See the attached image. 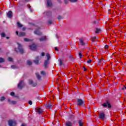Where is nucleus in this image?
<instances>
[{"instance_id":"7c9ffc66","label":"nucleus","mask_w":126,"mask_h":126,"mask_svg":"<svg viewBox=\"0 0 126 126\" xmlns=\"http://www.w3.org/2000/svg\"><path fill=\"white\" fill-rule=\"evenodd\" d=\"M41 74L45 75V74H46V73L45 72V71H42L41 72Z\"/></svg>"},{"instance_id":"f704fd0d","label":"nucleus","mask_w":126,"mask_h":126,"mask_svg":"<svg viewBox=\"0 0 126 126\" xmlns=\"http://www.w3.org/2000/svg\"><path fill=\"white\" fill-rule=\"evenodd\" d=\"M29 105H32V101L30 100V101H29Z\"/></svg>"},{"instance_id":"79ce46f5","label":"nucleus","mask_w":126,"mask_h":126,"mask_svg":"<svg viewBox=\"0 0 126 126\" xmlns=\"http://www.w3.org/2000/svg\"><path fill=\"white\" fill-rule=\"evenodd\" d=\"M125 89H126V87L124 86V87L122 88V90H124Z\"/></svg>"},{"instance_id":"a211bd4d","label":"nucleus","mask_w":126,"mask_h":126,"mask_svg":"<svg viewBox=\"0 0 126 126\" xmlns=\"http://www.w3.org/2000/svg\"><path fill=\"white\" fill-rule=\"evenodd\" d=\"M79 126H83V123H82V121H81V120H80L79 121Z\"/></svg>"},{"instance_id":"ddd939ff","label":"nucleus","mask_w":126,"mask_h":126,"mask_svg":"<svg viewBox=\"0 0 126 126\" xmlns=\"http://www.w3.org/2000/svg\"><path fill=\"white\" fill-rule=\"evenodd\" d=\"M52 1L51 0H47V6H51L52 5Z\"/></svg>"},{"instance_id":"58836bf2","label":"nucleus","mask_w":126,"mask_h":126,"mask_svg":"<svg viewBox=\"0 0 126 126\" xmlns=\"http://www.w3.org/2000/svg\"><path fill=\"white\" fill-rule=\"evenodd\" d=\"M41 56H42V57H44V56H45V53L42 52V53H41Z\"/></svg>"},{"instance_id":"423d86ee","label":"nucleus","mask_w":126,"mask_h":126,"mask_svg":"<svg viewBox=\"0 0 126 126\" xmlns=\"http://www.w3.org/2000/svg\"><path fill=\"white\" fill-rule=\"evenodd\" d=\"M18 87L20 89H22V87H23V81H21L18 85Z\"/></svg>"},{"instance_id":"37998d69","label":"nucleus","mask_w":126,"mask_h":126,"mask_svg":"<svg viewBox=\"0 0 126 126\" xmlns=\"http://www.w3.org/2000/svg\"><path fill=\"white\" fill-rule=\"evenodd\" d=\"M55 51H58V47H56L55 48Z\"/></svg>"},{"instance_id":"4c0bfd02","label":"nucleus","mask_w":126,"mask_h":126,"mask_svg":"<svg viewBox=\"0 0 126 126\" xmlns=\"http://www.w3.org/2000/svg\"><path fill=\"white\" fill-rule=\"evenodd\" d=\"M62 18H63V17L61 16H58V19H62Z\"/></svg>"},{"instance_id":"4468645a","label":"nucleus","mask_w":126,"mask_h":126,"mask_svg":"<svg viewBox=\"0 0 126 126\" xmlns=\"http://www.w3.org/2000/svg\"><path fill=\"white\" fill-rule=\"evenodd\" d=\"M24 36H25V32H21L19 34V37H23Z\"/></svg>"},{"instance_id":"8fccbe9b","label":"nucleus","mask_w":126,"mask_h":126,"mask_svg":"<svg viewBox=\"0 0 126 126\" xmlns=\"http://www.w3.org/2000/svg\"><path fill=\"white\" fill-rule=\"evenodd\" d=\"M15 51L16 52H17V50H16V49H15Z\"/></svg>"},{"instance_id":"603ef678","label":"nucleus","mask_w":126,"mask_h":126,"mask_svg":"<svg viewBox=\"0 0 126 126\" xmlns=\"http://www.w3.org/2000/svg\"><path fill=\"white\" fill-rule=\"evenodd\" d=\"M26 0V1H28V0Z\"/></svg>"},{"instance_id":"cd10ccee","label":"nucleus","mask_w":126,"mask_h":126,"mask_svg":"<svg viewBox=\"0 0 126 126\" xmlns=\"http://www.w3.org/2000/svg\"><path fill=\"white\" fill-rule=\"evenodd\" d=\"M24 41L25 42H28L29 41H31V40L30 39H28V38H24Z\"/></svg>"},{"instance_id":"f257e3e1","label":"nucleus","mask_w":126,"mask_h":126,"mask_svg":"<svg viewBox=\"0 0 126 126\" xmlns=\"http://www.w3.org/2000/svg\"><path fill=\"white\" fill-rule=\"evenodd\" d=\"M46 57L47 58V60L45 61L44 67L45 68H47L48 67V64L49 63V60L51 59V56H50V54L49 53H47L46 54Z\"/></svg>"},{"instance_id":"5fc2aeb1","label":"nucleus","mask_w":126,"mask_h":126,"mask_svg":"<svg viewBox=\"0 0 126 126\" xmlns=\"http://www.w3.org/2000/svg\"><path fill=\"white\" fill-rule=\"evenodd\" d=\"M36 59H39V57H36Z\"/></svg>"},{"instance_id":"9b49d317","label":"nucleus","mask_w":126,"mask_h":126,"mask_svg":"<svg viewBox=\"0 0 126 126\" xmlns=\"http://www.w3.org/2000/svg\"><path fill=\"white\" fill-rule=\"evenodd\" d=\"M34 34H36L37 35H42V32H40L39 30H37L34 31Z\"/></svg>"},{"instance_id":"09e8293b","label":"nucleus","mask_w":126,"mask_h":126,"mask_svg":"<svg viewBox=\"0 0 126 126\" xmlns=\"http://www.w3.org/2000/svg\"><path fill=\"white\" fill-rule=\"evenodd\" d=\"M24 30H25V28H23V31H24Z\"/></svg>"},{"instance_id":"1a4fd4ad","label":"nucleus","mask_w":126,"mask_h":126,"mask_svg":"<svg viewBox=\"0 0 126 126\" xmlns=\"http://www.w3.org/2000/svg\"><path fill=\"white\" fill-rule=\"evenodd\" d=\"M7 16L9 18H11V17H12V12L11 11H9L7 14Z\"/></svg>"},{"instance_id":"393cba45","label":"nucleus","mask_w":126,"mask_h":126,"mask_svg":"<svg viewBox=\"0 0 126 126\" xmlns=\"http://www.w3.org/2000/svg\"><path fill=\"white\" fill-rule=\"evenodd\" d=\"M101 31V30L98 29H96V31H95V33H99V32H100Z\"/></svg>"},{"instance_id":"2eb2a0df","label":"nucleus","mask_w":126,"mask_h":126,"mask_svg":"<svg viewBox=\"0 0 126 126\" xmlns=\"http://www.w3.org/2000/svg\"><path fill=\"white\" fill-rule=\"evenodd\" d=\"M80 43L81 45V46H84L85 44L84 42H83V39H82V38H81L80 39Z\"/></svg>"},{"instance_id":"5701e85b","label":"nucleus","mask_w":126,"mask_h":126,"mask_svg":"<svg viewBox=\"0 0 126 126\" xmlns=\"http://www.w3.org/2000/svg\"><path fill=\"white\" fill-rule=\"evenodd\" d=\"M34 62L35 63V64H39V61L38 60L34 61Z\"/></svg>"},{"instance_id":"a878e982","label":"nucleus","mask_w":126,"mask_h":126,"mask_svg":"<svg viewBox=\"0 0 126 126\" xmlns=\"http://www.w3.org/2000/svg\"><path fill=\"white\" fill-rule=\"evenodd\" d=\"M1 37H5V33H4V32H2V33L1 34Z\"/></svg>"},{"instance_id":"e433bc0d","label":"nucleus","mask_w":126,"mask_h":126,"mask_svg":"<svg viewBox=\"0 0 126 126\" xmlns=\"http://www.w3.org/2000/svg\"><path fill=\"white\" fill-rule=\"evenodd\" d=\"M52 23H53V22H52V21H49V22H48V24H52Z\"/></svg>"},{"instance_id":"c85d7f7f","label":"nucleus","mask_w":126,"mask_h":126,"mask_svg":"<svg viewBox=\"0 0 126 126\" xmlns=\"http://www.w3.org/2000/svg\"><path fill=\"white\" fill-rule=\"evenodd\" d=\"M71 2H75L77 1V0H69Z\"/></svg>"},{"instance_id":"6e6d98bb","label":"nucleus","mask_w":126,"mask_h":126,"mask_svg":"<svg viewBox=\"0 0 126 126\" xmlns=\"http://www.w3.org/2000/svg\"><path fill=\"white\" fill-rule=\"evenodd\" d=\"M7 39H8V37H7Z\"/></svg>"},{"instance_id":"412c9836","label":"nucleus","mask_w":126,"mask_h":126,"mask_svg":"<svg viewBox=\"0 0 126 126\" xmlns=\"http://www.w3.org/2000/svg\"><path fill=\"white\" fill-rule=\"evenodd\" d=\"M4 63V59L3 58H0V63Z\"/></svg>"},{"instance_id":"f03ea898","label":"nucleus","mask_w":126,"mask_h":126,"mask_svg":"<svg viewBox=\"0 0 126 126\" xmlns=\"http://www.w3.org/2000/svg\"><path fill=\"white\" fill-rule=\"evenodd\" d=\"M8 125L9 126H16V122L15 121L9 120L8 121Z\"/></svg>"},{"instance_id":"a18cd8bd","label":"nucleus","mask_w":126,"mask_h":126,"mask_svg":"<svg viewBox=\"0 0 126 126\" xmlns=\"http://www.w3.org/2000/svg\"><path fill=\"white\" fill-rule=\"evenodd\" d=\"M93 41H94V40H96V37H93Z\"/></svg>"},{"instance_id":"f8f14e48","label":"nucleus","mask_w":126,"mask_h":126,"mask_svg":"<svg viewBox=\"0 0 126 126\" xmlns=\"http://www.w3.org/2000/svg\"><path fill=\"white\" fill-rule=\"evenodd\" d=\"M46 40H47V37L46 36H42L41 38H39V41H40V42L46 41Z\"/></svg>"},{"instance_id":"c03bdc74","label":"nucleus","mask_w":126,"mask_h":126,"mask_svg":"<svg viewBox=\"0 0 126 126\" xmlns=\"http://www.w3.org/2000/svg\"><path fill=\"white\" fill-rule=\"evenodd\" d=\"M16 35H18L19 36V34L18 33V32L17 31L16 32Z\"/></svg>"},{"instance_id":"ea45409f","label":"nucleus","mask_w":126,"mask_h":126,"mask_svg":"<svg viewBox=\"0 0 126 126\" xmlns=\"http://www.w3.org/2000/svg\"><path fill=\"white\" fill-rule=\"evenodd\" d=\"M83 67H84V71H87V69L86 68L84 67V66Z\"/></svg>"},{"instance_id":"dca6fc26","label":"nucleus","mask_w":126,"mask_h":126,"mask_svg":"<svg viewBox=\"0 0 126 126\" xmlns=\"http://www.w3.org/2000/svg\"><path fill=\"white\" fill-rule=\"evenodd\" d=\"M17 24L18 27H19V28H21V27H23V26L21 24H20V23H19V22L17 23Z\"/></svg>"},{"instance_id":"4be33fe9","label":"nucleus","mask_w":126,"mask_h":126,"mask_svg":"<svg viewBox=\"0 0 126 126\" xmlns=\"http://www.w3.org/2000/svg\"><path fill=\"white\" fill-rule=\"evenodd\" d=\"M4 100H5V97L4 96H2L0 97V101H4Z\"/></svg>"},{"instance_id":"20e7f679","label":"nucleus","mask_w":126,"mask_h":126,"mask_svg":"<svg viewBox=\"0 0 126 126\" xmlns=\"http://www.w3.org/2000/svg\"><path fill=\"white\" fill-rule=\"evenodd\" d=\"M18 49L20 53H21V54H23L24 51L23 50V48H22V46H21V45L19 44Z\"/></svg>"},{"instance_id":"2f4dec72","label":"nucleus","mask_w":126,"mask_h":126,"mask_svg":"<svg viewBox=\"0 0 126 126\" xmlns=\"http://www.w3.org/2000/svg\"><path fill=\"white\" fill-rule=\"evenodd\" d=\"M79 56L80 57V58L81 59L82 57V54L81 53H79Z\"/></svg>"},{"instance_id":"39448f33","label":"nucleus","mask_w":126,"mask_h":126,"mask_svg":"<svg viewBox=\"0 0 126 126\" xmlns=\"http://www.w3.org/2000/svg\"><path fill=\"white\" fill-rule=\"evenodd\" d=\"M99 119H101L103 121L105 120V114L104 113H100L98 116Z\"/></svg>"},{"instance_id":"9d476101","label":"nucleus","mask_w":126,"mask_h":126,"mask_svg":"<svg viewBox=\"0 0 126 126\" xmlns=\"http://www.w3.org/2000/svg\"><path fill=\"white\" fill-rule=\"evenodd\" d=\"M36 112H37V113H38V114H42V113L43 112V110H42L41 108H36Z\"/></svg>"},{"instance_id":"7ed1b4c3","label":"nucleus","mask_w":126,"mask_h":126,"mask_svg":"<svg viewBox=\"0 0 126 126\" xmlns=\"http://www.w3.org/2000/svg\"><path fill=\"white\" fill-rule=\"evenodd\" d=\"M30 49L32 51H36L37 50V45L35 44H32L29 46Z\"/></svg>"},{"instance_id":"6e6552de","label":"nucleus","mask_w":126,"mask_h":126,"mask_svg":"<svg viewBox=\"0 0 126 126\" xmlns=\"http://www.w3.org/2000/svg\"><path fill=\"white\" fill-rule=\"evenodd\" d=\"M83 104V101H82L81 99H78L77 104L78 106H81V105H82Z\"/></svg>"},{"instance_id":"6ab92c4d","label":"nucleus","mask_w":126,"mask_h":126,"mask_svg":"<svg viewBox=\"0 0 126 126\" xmlns=\"http://www.w3.org/2000/svg\"><path fill=\"white\" fill-rule=\"evenodd\" d=\"M27 64H28L29 65H31V64H32V62L30 61H28L27 62Z\"/></svg>"},{"instance_id":"c9c22d12","label":"nucleus","mask_w":126,"mask_h":126,"mask_svg":"<svg viewBox=\"0 0 126 126\" xmlns=\"http://www.w3.org/2000/svg\"><path fill=\"white\" fill-rule=\"evenodd\" d=\"M65 3H68V0H64Z\"/></svg>"},{"instance_id":"aec40b11","label":"nucleus","mask_w":126,"mask_h":126,"mask_svg":"<svg viewBox=\"0 0 126 126\" xmlns=\"http://www.w3.org/2000/svg\"><path fill=\"white\" fill-rule=\"evenodd\" d=\"M36 77L38 78V79H40V78H41V76L37 73H36Z\"/></svg>"},{"instance_id":"0eeeda50","label":"nucleus","mask_w":126,"mask_h":126,"mask_svg":"<svg viewBox=\"0 0 126 126\" xmlns=\"http://www.w3.org/2000/svg\"><path fill=\"white\" fill-rule=\"evenodd\" d=\"M102 106L104 107H107L108 106V108H111V104H110V102L109 101H107L106 103H103L102 104Z\"/></svg>"},{"instance_id":"bb28decb","label":"nucleus","mask_w":126,"mask_h":126,"mask_svg":"<svg viewBox=\"0 0 126 126\" xmlns=\"http://www.w3.org/2000/svg\"><path fill=\"white\" fill-rule=\"evenodd\" d=\"M8 61L9 62H12V58H10V57H9V58H8Z\"/></svg>"},{"instance_id":"3c124183","label":"nucleus","mask_w":126,"mask_h":126,"mask_svg":"<svg viewBox=\"0 0 126 126\" xmlns=\"http://www.w3.org/2000/svg\"><path fill=\"white\" fill-rule=\"evenodd\" d=\"M60 64H61V65H62V62H60Z\"/></svg>"},{"instance_id":"473e14b6","label":"nucleus","mask_w":126,"mask_h":126,"mask_svg":"<svg viewBox=\"0 0 126 126\" xmlns=\"http://www.w3.org/2000/svg\"><path fill=\"white\" fill-rule=\"evenodd\" d=\"M10 95H11V96H14L15 94H14V93H13V92H11V93H10Z\"/></svg>"},{"instance_id":"864d4df0","label":"nucleus","mask_w":126,"mask_h":126,"mask_svg":"<svg viewBox=\"0 0 126 126\" xmlns=\"http://www.w3.org/2000/svg\"><path fill=\"white\" fill-rule=\"evenodd\" d=\"M12 68H13V66H11Z\"/></svg>"},{"instance_id":"49530a36","label":"nucleus","mask_w":126,"mask_h":126,"mask_svg":"<svg viewBox=\"0 0 126 126\" xmlns=\"http://www.w3.org/2000/svg\"><path fill=\"white\" fill-rule=\"evenodd\" d=\"M21 126H26L25 125V124L23 123L22 124Z\"/></svg>"},{"instance_id":"4d7b16f0","label":"nucleus","mask_w":126,"mask_h":126,"mask_svg":"<svg viewBox=\"0 0 126 126\" xmlns=\"http://www.w3.org/2000/svg\"><path fill=\"white\" fill-rule=\"evenodd\" d=\"M8 101H9V99H8Z\"/></svg>"},{"instance_id":"c756f323","label":"nucleus","mask_w":126,"mask_h":126,"mask_svg":"<svg viewBox=\"0 0 126 126\" xmlns=\"http://www.w3.org/2000/svg\"><path fill=\"white\" fill-rule=\"evenodd\" d=\"M92 62V60H89L88 61H87V63H91Z\"/></svg>"},{"instance_id":"72a5a7b5","label":"nucleus","mask_w":126,"mask_h":126,"mask_svg":"<svg viewBox=\"0 0 126 126\" xmlns=\"http://www.w3.org/2000/svg\"><path fill=\"white\" fill-rule=\"evenodd\" d=\"M29 83H30V84H33V81H32V80H30Z\"/></svg>"},{"instance_id":"f3484780","label":"nucleus","mask_w":126,"mask_h":126,"mask_svg":"<svg viewBox=\"0 0 126 126\" xmlns=\"http://www.w3.org/2000/svg\"><path fill=\"white\" fill-rule=\"evenodd\" d=\"M66 126H72V124L70 122H66Z\"/></svg>"},{"instance_id":"a19ab883","label":"nucleus","mask_w":126,"mask_h":126,"mask_svg":"<svg viewBox=\"0 0 126 126\" xmlns=\"http://www.w3.org/2000/svg\"><path fill=\"white\" fill-rule=\"evenodd\" d=\"M16 103V101H12V104H15Z\"/></svg>"},{"instance_id":"de8ad7c7","label":"nucleus","mask_w":126,"mask_h":126,"mask_svg":"<svg viewBox=\"0 0 126 126\" xmlns=\"http://www.w3.org/2000/svg\"><path fill=\"white\" fill-rule=\"evenodd\" d=\"M37 86V83H35L34 85H33L32 86Z\"/></svg>"},{"instance_id":"b1692460","label":"nucleus","mask_w":126,"mask_h":126,"mask_svg":"<svg viewBox=\"0 0 126 126\" xmlns=\"http://www.w3.org/2000/svg\"><path fill=\"white\" fill-rule=\"evenodd\" d=\"M104 49H105V50H108V49H109V45H106L104 46Z\"/></svg>"}]
</instances>
